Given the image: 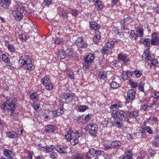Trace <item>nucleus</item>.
<instances>
[{
	"mask_svg": "<svg viewBox=\"0 0 159 159\" xmlns=\"http://www.w3.org/2000/svg\"><path fill=\"white\" fill-rule=\"evenodd\" d=\"M18 99V97L10 98L3 103L1 108L4 110L6 114L10 116H13Z\"/></svg>",
	"mask_w": 159,
	"mask_h": 159,
	"instance_id": "f257e3e1",
	"label": "nucleus"
},
{
	"mask_svg": "<svg viewBox=\"0 0 159 159\" xmlns=\"http://www.w3.org/2000/svg\"><path fill=\"white\" fill-rule=\"evenodd\" d=\"M19 62L24 69L31 70L32 69L33 64L32 61L29 56L24 55L21 57L19 60Z\"/></svg>",
	"mask_w": 159,
	"mask_h": 159,
	"instance_id": "f03ea898",
	"label": "nucleus"
},
{
	"mask_svg": "<svg viewBox=\"0 0 159 159\" xmlns=\"http://www.w3.org/2000/svg\"><path fill=\"white\" fill-rule=\"evenodd\" d=\"M14 10L12 14L15 17H17V20L20 21L22 19V14L24 11V7L21 2H18L16 4Z\"/></svg>",
	"mask_w": 159,
	"mask_h": 159,
	"instance_id": "7ed1b4c3",
	"label": "nucleus"
},
{
	"mask_svg": "<svg viewBox=\"0 0 159 159\" xmlns=\"http://www.w3.org/2000/svg\"><path fill=\"white\" fill-rule=\"evenodd\" d=\"M118 43L116 39H114L112 41H108L106 45L103 46L101 50V52L103 54H106L109 52L113 48L115 44H116Z\"/></svg>",
	"mask_w": 159,
	"mask_h": 159,
	"instance_id": "20e7f679",
	"label": "nucleus"
},
{
	"mask_svg": "<svg viewBox=\"0 0 159 159\" xmlns=\"http://www.w3.org/2000/svg\"><path fill=\"white\" fill-rule=\"evenodd\" d=\"M98 125L95 124L90 123L87 125L85 128V129L89 131V134L95 136L98 129Z\"/></svg>",
	"mask_w": 159,
	"mask_h": 159,
	"instance_id": "39448f33",
	"label": "nucleus"
},
{
	"mask_svg": "<svg viewBox=\"0 0 159 159\" xmlns=\"http://www.w3.org/2000/svg\"><path fill=\"white\" fill-rule=\"evenodd\" d=\"M136 92L133 89H129L127 91V97L126 98L125 102L128 103L131 102L135 98Z\"/></svg>",
	"mask_w": 159,
	"mask_h": 159,
	"instance_id": "423d86ee",
	"label": "nucleus"
},
{
	"mask_svg": "<svg viewBox=\"0 0 159 159\" xmlns=\"http://www.w3.org/2000/svg\"><path fill=\"white\" fill-rule=\"evenodd\" d=\"M123 110H113L111 113L112 117L115 119H119L121 120L122 114L123 113Z\"/></svg>",
	"mask_w": 159,
	"mask_h": 159,
	"instance_id": "0eeeda50",
	"label": "nucleus"
},
{
	"mask_svg": "<svg viewBox=\"0 0 159 159\" xmlns=\"http://www.w3.org/2000/svg\"><path fill=\"white\" fill-rule=\"evenodd\" d=\"M3 155L6 157L8 159H14L15 157L13 149H4L3 150Z\"/></svg>",
	"mask_w": 159,
	"mask_h": 159,
	"instance_id": "6e6552de",
	"label": "nucleus"
},
{
	"mask_svg": "<svg viewBox=\"0 0 159 159\" xmlns=\"http://www.w3.org/2000/svg\"><path fill=\"white\" fill-rule=\"evenodd\" d=\"M119 61H121L124 64H126L130 61L129 58L126 54L120 53L117 56Z\"/></svg>",
	"mask_w": 159,
	"mask_h": 159,
	"instance_id": "1a4fd4ad",
	"label": "nucleus"
},
{
	"mask_svg": "<svg viewBox=\"0 0 159 159\" xmlns=\"http://www.w3.org/2000/svg\"><path fill=\"white\" fill-rule=\"evenodd\" d=\"M151 58V55L150 54V51L149 49H146L142 55V60L145 62H147L148 61L150 60Z\"/></svg>",
	"mask_w": 159,
	"mask_h": 159,
	"instance_id": "9d476101",
	"label": "nucleus"
},
{
	"mask_svg": "<svg viewBox=\"0 0 159 159\" xmlns=\"http://www.w3.org/2000/svg\"><path fill=\"white\" fill-rule=\"evenodd\" d=\"M75 44L80 48H86L87 45L81 37H79L75 41Z\"/></svg>",
	"mask_w": 159,
	"mask_h": 159,
	"instance_id": "9b49d317",
	"label": "nucleus"
},
{
	"mask_svg": "<svg viewBox=\"0 0 159 159\" xmlns=\"http://www.w3.org/2000/svg\"><path fill=\"white\" fill-rule=\"evenodd\" d=\"M89 154L93 157H96L101 155L102 151L99 150H95L93 148H91L89 150Z\"/></svg>",
	"mask_w": 159,
	"mask_h": 159,
	"instance_id": "f8f14e48",
	"label": "nucleus"
},
{
	"mask_svg": "<svg viewBox=\"0 0 159 159\" xmlns=\"http://www.w3.org/2000/svg\"><path fill=\"white\" fill-rule=\"evenodd\" d=\"M56 129V126L55 125H48L45 127V131L48 133H52Z\"/></svg>",
	"mask_w": 159,
	"mask_h": 159,
	"instance_id": "ddd939ff",
	"label": "nucleus"
},
{
	"mask_svg": "<svg viewBox=\"0 0 159 159\" xmlns=\"http://www.w3.org/2000/svg\"><path fill=\"white\" fill-rule=\"evenodd\" d=\"M133 154L131 151H128L125 155H122L119 159H133Z\"/></svg>",
	"mask_w": 159,
	"mask_h": 159,
	"instance_id": "4468645a",
	"label": "nucleus"
},
{
	"mask_svg": "<svg viewBox=\"0 0 159 159\" xmlns=\"http://www.w3.org/2000/svg\"><path fill=\"white\" fill-rule=\"evenodd\" d=\"M123 113L122 114L121 120H124L128 124H131V121L128 118V112L127 110H124Z\"/></svg>",
	"mask_w": 159,
	"mask_h": 159,
	"instance_id": "2eb2a0df",
	"label": "nucleus"
},
{
	"mask_svg": "<svg viewBox=\"0 0 159 159\" xmlns=\"http://www.w3.org/2000/svg\"><path fill=\"white\" fill-rule=\"evenodd\" d=\"M128 112V118H135L136 117L139 115V111L136 110H127Z\"/></svg>",
	"mask_w": 159,
	"mask_h": 159,
	"instance_id": "dca6fc26",
	"label": "nucleus"
},
{
	"mask_svg": "<svg viewBox=\"0 0 159 159\" xmlns=\"http://www.w3.org/2000/svg\"><path fill=\"white\" fill-rule=\"evenodd\" d=\"M62 98L68 102H70L73 100V96L70 93H65L62 95Z\"/></svg>",
	"mask_w": 159,
	"mask_h": 159,
	"instance_id": "f3484780",
	"label": "nucleus"
},
{
	"mask_svg": "<svg viewBox=\"0 0 159 159\" xmlns=\"http://www.w3.org/2000/svg\"><path fill=\"white\" fill-rule=\"evenodd\" d=\"M11 2V0H1L0 1V6L6 8L9 7Z\"/></svg>",
	"mask_w": 159,
	"mask_h": 159,
	"instance_id": "a211bd4d",
	"label": "nucleus"
},
{
	"mask_svg": "<svg viewBox=\"0 0 159 159\" xmlns=\"http://www.w3.org/2000/svg\"><path fill=\"white\" fill-rule=\"evenodd\" d=\"M121 145V143L120 141H113L111 143V148L119 149Z\"/></svg>",
	"mask_w": 159,
	"mask_h": 159,
	"instance_id": "6ab92c4d",
	"label": "nucleus"
},
{
	"mask_svg": "<svg viewBox=\"0 0 159 159\" xmlns=\"http://www.w3.org/2000/svg\"><path fill=\"white\" fill-rule=\"evenodd\" d=\"M55 148L60 153L65 154L67 153V149L64 147H61L60 145L56 146Z\"/></svg>",
	"mask_w": 159,
	"mask_h": 159,
	"instance_id": "aec40b11",
	"label": "nucleus"
},
{
	"mask_svg": "<svg viewBox=\"0 0 159 159\" xmlns=\"http://www.w3.org/2000/svg\"><path fill=\"white\" fill-rule=\"evenodd\" d=\"M64 113L63 107H61L60 109H58L54 111L53 112V114L56 117L61 116Z\"/></svg>",
	"mask_w": 159,
	"mask_h": 159,
	"instance_id": "412c9836",
	"label": "nucleus"
},
{
	"mask_svg": "<svg viewBox=\"0 0 159 159\" xmlns=\"http://www.w3.org/2000/svg\"><path fill=\"white\" fill-rule=\"evenodd\" d=\"M57 57L58 59H63L66 57V52L63 49H61L57 52Z\"/></svg>",
	"mask_w": 159,
	"mask_h": 159,
	"instance_id": "4be33fe9",
	"label": "nucleus"
},
{
	"mask_svg": "<svg viewBox=\"0 0 159 159\" xmlns=\"http://www.w3.org/2000/svg\"><path fill=\"white\" fill-rule=\"evenodd\" d=\"M94 57L93 55L91 54H89L84 59L85 62L91 63L94 59Z\"/></svg>",
	"mask_w": 159,
	"mask_h": 159,
	"instance_id": "5701e85b",
	"label": "nucleus"
},
{
	"mask_svg": "<svg viewBox=\"0 0 159 159\" xmlns=\"http://www.w3.org/2000/svg\"><path fill=\"white\" fill-rule=\"evenodd\" d=\"M90 27L91 28L96 30L99 29L100 26L96 22H92L90 23Z\"/></svg>",
	"mask_w": 159,
	"mask_h": 159,
	"instance_id": "b1692460",
	"label": "nucleus"
},
{
	"mask_svg": "<svg viewBox=\"0 0 159 159\" xmlns=\"http://www.w3.org/2000/svg\"><path fill=\"white\" fill-rule=\"evenodd\" d=\"M94 3L95 5L97 7V10L98 11L101 10L103 9V5L102 4V1L99 0H95Z\"/></svg>",
	"mask_w": 159,
	"mask_h": 159,
	"instance_id": "393cba45",
	"label": "nucleus"
},
{
	"mask_svg": "<svg viewBox=\"0 0 159 159\" xmlns=\"http://www.w3.org/2000/svg\"><path fill=\"white\" fill-rule=\"evenodd\" d=\"M101 39L100 33L99 32H96V34L93 39V40L95 43L97 44L98 43Z\"/></svg>",
	"mask_w": 159,
	"mask_h": 159,
	"instance_id": "a878e982",
	"label": "nucleus"
},
{
	"mask_svg": "<svg viewBox=\"0 0 159 159\" xmlns=\"http://www.w3.org/2000/svg\"><path fill=\"white\" fill-rule=\"evenodd\" d=\"M51 81L49 77L46 75L43 78H42L41 82V84L43 86Z\"/></svg>",
	"mask_w": 159,
	"mask_h": 159,
	"instance_id": "bb28decb",
	"label": "nucleus"
},
{
	"mask_svg": "<svg viewBox=\"0 0 159 159\" xmlns=\"http://www.w3.org/2000/svg\"><path fill=\"white\" fill-rule=\"evenodd\" d=\"M6 136L8 137L13 139L18 137L17 134L14 131L8 132Z\"/></svg>",
	"mask_w": 159,
	"mask_h": 159,
	"instance_id": "cd10ccee",
	"label": "nucleus"
},
{
	"mask_svg": "<svg viewBox=\"0 0 159 159\" xmlns=\"http://www.w3.org/2000/svg\"><path fill=\"white\" fill-rule=\"evenodd\" d=\"M66 51L67 52V53L66 54V57H68V58H72L73 56V52L72 49L70 48H68Z\"/></svg>",
	"mask_w": 159,
	"mask_h": 159,
	"instance_id": "c85d7f7f",
	"label": "nucleus"
},
{
	"mask_svg": "<svg viewBox=\"0 0 159 159\" xmlns=\"http://www.w3.org/2000/svg\"><path fill=\"white\" fill-rule=\"evenodd\" d=\"M45 89L48 91L52 90L53 87V85L51 82V81L48 83L46 84L43 85Z\"/></svg>",
	"mask_w": 159,
	"mask_h": 159,
	"instance_id": "c756f323",
	"label": "nucleus"
},
{
	"mask_svg": "<svg viewBox=\"0 0 159 159\" xmlns=\"http://www.w3.org/2000/svg\"><path fill=\"white\" fill-rule=\"evenodd\" d=\"M138 37V34L135 33L134 30H131L130 34L129 35V37L132 39L136 40Z\"/></svg>",
	"mask_w": 159,
	"mask_h": 159,
	"instance_id": "7c9ffc66",
	"label": "nucleus"
},
{
	"mask_svg": "<svg viewBox=\"0 0 159 159\" xmlns=\"http://www.w3.org/2000/svg\"><path fill=\"white\" fill-rule=\"evenodd\" d=\"M136 32L138 36L142 37L143 35V29L142 28H138L136 29Z\"/></svg>",
	"mask_w": 159,
	"mask_h": 159,
	"instance_id": "2f4dec72",
	"label": "nucleus"
},
{
	"mask_svg": "<svg viewBox=\"0 0 159 159\" xmlns=\"http://www.w3.org/2000/svg\"><path fill=\"white\" fill-rule=\"evenodd\" d=\"M151 42V41L150 39L145 38L144 39L143 43L144 45L146 46L148 49H149L150 47Z\"/></svg>",
	"mask_w": 159,
	"mask_h": 159,
	"instance_id": "473e14b6",
	"label": "nucleus"
},
{
	"mask_svg": "<svg viewBox=\"0 0 159 159\" xmlns=\"http://www.w3.org/2000/svg\"><path fill=\"white\" fill-rule=\"evenodd\" d=\"M72 132V130L69 129L67 132H66L65 133V138L68 141L69 140L72 138L71 134Z\"/></svg>",
	"mask_w": 159,
	"mask_h": 159,
	"instance_id": "72a5a7b5",
	"label": "nucleus"
},
{
	"mask_svg": "<svg viewBox=\"0 0 159 159\" xmlns=\"http://www.w3.org/2000/svg\"><path fill=\"white\" fill-rule=\"evenodd\" d=\"M38 95L37 92H34L31 93L30 95L31 99L34 101H36L38 99Z\"/></svg>",
	"mask_w": 159,
	"mask_h": 159,
	"instance_id": "f704fd0d",
	"label": "nucleus"
},
{
	"mask_svg": "<svg viewBox=\"0 0 159 159\" xmlns=\"http://www.w3.org/2000/svg\"><path fill=\"white\" fill-rule=\"evenodd\" d=\"M107 77V73L105 71H101L98 74V77L101 80L104 79Z\"/></svg>",
	"mask_w": 159,
	"mask_h": 159,
	"instance_id": "c9c22d12",
	"label": "nucleus"
},
{
	"mask_svg": "<svg viewBox=\"0 0 159 159\" xmlns=\"http://www.w3.org/2000/svg\"><path fill=\"white\" fill-rule=\"evenodd\" d=\"M71 144L73 146L76 145L78 143V139L75 137H72L70 140Z\"/></svg>",
	"mask_w": 159,
	"mask_h": 159,
	"instance_id": "e433bc0d",
	"label": "nucleus"
},
{
	"mask_svg": "<svg viewBox=\"0 0 159 159\" xmlns=\"http://www.w3.org/2000/svg\"><path fill=\"white\" fill-rule=\"evenodd\" d=\"M73 159H84V156L82 154L77 153L73 155Z\"/></svg>",
	"mask_w": 159,
	"mask_h": 159,
	"instance_id": "4c0bfd02",
	"label": "nucleus"
},
{
	"mask_svg": "<svg viewBox=\"0 0 159 159\" xmlns=\"http://www.w3.org/2000/svg\"><path fill=\"white\" fill-rule=\"evenodd\" d=\"M133 74L137 78H139L142 75V72L138 69H136L133 71Z\"/></svg>",
	"mask_w": 159,
	"mask_h": 159,
	"instance_id": "58836bf2",
	"label": "nucleus"
},
{
	"mask_svg": "<svg viewBox=\"0 0 159 159\" xmlns=\"http://www.w3.org/2000/svg\"><path fill=\"white\" fill-rule=\"evenodd\" d=\"M110 87L114 89H116L119 86V84L115 81H112L110 84Z\"/></svg>",
	"mask_w": 159,
	"mask_h": 159,
	"instance_id": "ea45409f",
	"label": "nucleus"
},
{
	"mask_svg": "<svg viewBox=\"0 0 159 159\" xmlns=\"http://www.w3.org/2000/svg\"><path fill=\"white\" fill-rule=\"evenodd\" d=\"M151 44L152 45H157L159 44V38L152 39Z\"/></svg>",
	"mask_w": 159,
	"mask_h": 159,
	"instance_id": "a19ab883",
	"label": "nucleus"
},
{
	"mask_svg": "<svg viewBox=\"0 0 159 159\" xmlns=\"http://www.w3.org/2000/svg\"><path fill=\"white\" fill-rule=\"evenodd\" d=\"M113 30L116 34H118L120 35L122 33L121 30L118 29L116 27H113Z\"/></svg>",
	"mask_w": 159,
	"mask_h": 159,
	"instance_id": "79ce46f5",
	"label": "nucleus"
},
{
	"mask_svg": "<svg viewBox=\"0 0 159 159\" xmlns=\"http://www.w3.org/2000/svg\"><path fill=\"white\" fill-rule=\"evenodd\" d=\"M2 60L4 61L5 63L8 62L10 61V59L7 55L5 54H2Z\"/></svg>",
	"mask_w": 159,
	"mask_h": 159,
	"instance_id": "37998d69",
	"label": "nucleus"
},
{
	"mask_svg": "<svg viewBox=\"0 0 159 159\" xmlns=\"http://www.w3.org/2000/svg\"><path fill=\"white\" fill-rule=\"evenodd\" d=\"M142 129H145V131L147 130L148 133L149 134H152V130L149 126L144 125L142 127Z\"/></svg>",
	"mask_w": 159,
	"mask_h": 159,
	"instance_id": "c03bdc74",
	"label": "nucleus"
},
{
	"mask_svg": "<svg viewBox=\"0 0 159 159\" xmlns=\"http://www.w3.org/2000/svg\"><path fill=\"white\" fill-rule=\"evenodd\" d=\"M55 42L56 44L60 46L62 45L64 43V42L62 41V40H61L60 39L57 37L55 39Z\"/></svg>",
	"mask_w": 159,
	"mask_h": 159,
	"instance_id": "a18cd8bd",
	"label": "nucleus"
},
{
	"mask_svg": "<svg viewBox=\"0 0 159 159\" xmlns=\"http://www.w3.org/2000/svg\"><path fill=\"white\" fill-rule=\"evenodd\" d=\"M129 84L132 88H136L138 86V83L133 81L131 79H130L129 81Z\"/></svg>",
	"mask_w": 159,
	"mask_h": 159,
	"instance_id": "49530a36",
	"label": "nucleus"
},
{
	"mask_svg": "<svg viewBox=\"0 0 159 159\" xmlns=\"http://www.w3.org/2000/svg\"><path fill=\"white\" fill-rule=\"evenodd\" d=\"M149 107L147 104H144L141 106L140 110L142 111H147L148 110V108Z\"/></svg>",
	"mask_w": 159,
	"mask_h": 159,
	"instance_id": "de8ad7c7",
	"label": "nucleus"
},
{
	"mask_svg": "<svg viewBox=\"0 0 159 159\" xmlns=\"http://www.w3.org/2000/svg\"><path fill=\"white\" fill-rule=\"evenodd\" d=\"M88 109V107L86 106H80L78 108L79 111L80 112H84Z\"/></svg>",
	"mask_w": 159,
	"mask_h": 159,
	"instance_id": "09e8293b",
	"label": "nucleus"
},
{
	"mask_svg": "<svg viewBox=\"0 0 159 159\" xmlns=\"http://www.w3.org/2000/svg\"><path fill=\"white\" fill-rule=\"evenodd\" d=\"M29 37H26L24 34H21L19 36V38L21 42H25Z\"/></svg>",
	"mask_w": 159,
	"mask_h": 159,
	"instance_id": "8fccbe9b",
	"label": "nucleus"
},
{
	"mask_svg": "<svg viewBox=\"0 0 159 159\" xmlns=\"http://www.w3.org/2000/svg\"><path fill=\"white\" fill-rule=\"evenodd\" d=\"M89 63L85 62L83 66V69L85 71H87L89 68L90 65Z\"/></svg>",
	"mask_w": 159,
	"mask_h": 159,
	"instance_id": "3c124183",
	"label": "nucleus"
},
{
	"mask_svg": "<svg viewBox=\"0 0 159 159\" xmlns=\"http://www.w3.org/2000/svg\"><path fill=\"white\" fill-rule=\"evenodd\" d=\"M52 0H44L43 4L46 6H48L50 4H52Z\"/></svg>",
	"mask_w": 159,
	"mask_h": 159,
	"instance_id": "603ef678",
	"label": "nucleus"
},
{
	"mask_svg": "<svg viewBox=\"0 0 159 159\" xmlns=\"http://www.w3.org/2000/svg\"><path fill=\"white\" fill-rule=\"evenodd\" d=\"M115 120V125L119 128H121L122 127V123L120 121L117 120L118 119Z\"/></svg>",
	"mask_w": 159,
	"mask_h": 159,
	"instance_id": "864d4df0",
	"label": "nucleus"
},
{
	"mask_svg": "<svg viewBox=\"0 0 159 159\" xmlns=\"http://www.w3.org/2000/svg\"><path fill=\"white\" fill-rule=\"evenodd\" d=\"M152 62L151 63V65L157 66L158 64V62L157 59H154L153 60V59H152L151 60Z\"/></svg>",
	"mask_w": 159,
	"mask_h": 159,
	"instance_id": "5fc2aeb1",
	"label": "nucleus"
},
{
	"mask_svg": "<svg viewBox=\"0 0 159 159\" xmlns=\"http://www.w3.org/2000/svg\"><path fill=\"white\" fill-rule=\"evenodd\" d=\"M120 26L121 29L126 30V25L125 22H123L122 20L120 22Z\"/></svg>",
	"mask_w": 159,
	"mask_h": 159,
	"instance_id": "6e6d98bb",
	"label": "nucleus"
},
{
	"mask_svg": "<svg viewBox=\"0 0 159 159\" xmlns=\"http://www.w3.org/2000/svg\"><path fill=\"white\" fill-rule=\"evenodd\" d=\"M79 13V11L76 9H74L71 11V14L74 16H76Z\"/></svg>",
	"mask_w": 159,
	"mask_h": 159,
	"instance_id": "4d7b16f0",
	"label": "nucleus"
},
{
	"mask_svg": "<svg viewBox=\"0 0 159 159\" xmlns=\"http://www.w3.org/2000/svg\"><path fill=\"white\" fill-rule=\"evenodd\" d=\"M57 155L56 153L53 152H51L50 154V157L52 159H55L57 157Z\"/></svg>",
	"mask_w": 159,
	"mask_h": 159,
	"instance_id": "13d9d810",
	"label": "nucleus"
},
{
	"mask_svg": "<svg viewBox=\"0 0 159 159\" xmlns=\"http://www.w3.org/2000/svg\"><path fill=\"white\" fill-rule=\"evenodd\" d=\"M157 116H151L149 118L148 120H150L151 121H156L157 120Z\"/></svg>",
	"mask_w": 159,
	"mask_h": 159,
	"instance_id": "bf43d9fd",
	"label": "nucleus"
},
{
	"mask_svg": "<svg viewBox=\"0 0 159 159\" xmlns=\"http://www.w3.org/2000/svg\"><path fill=\"white\" fill-rule=\"evenodd\" d=\"M7 48L11 52H13L15 50L14 46L11 44L8 45Z\"/></svg>",
	"mask_w": 159,
	"mask_h": 159,
	"instance_id": "052dcab7",
	"label": "nucleus"
},
{
	"mask_svg": "<svg viewBox=\"0 0 159 159\" xmlns=\"http://www.w3.org/2000/svg\"><path fill=\"white\" fill-rule=\"evenodd\" d=\"M125 73L127 74L129 77V78H130L133 75V72L127 70L125 72Z\"/></svg>",
	"mask_w": 159,
	"mask_h": 159,
	"instance_id": "680f3d73",
	"label": "nucleus"
},
{
	"mask_svg": "<svg viewBox=\"0 0 159 159\" xmlns=\"http://www.w3.org/2000/svg\"><path fill=\"white\" fill-rule=\"evenodd\" d=\"M32 106L33 108L35 110H37L39 109L40 106L38 104H33Z\"/></svg>",
	"mask_w": 159,
	"mask_h": 159,
	"instance_id": "e2e57ef3",
	"label": "nucleus"
},
{
	"mask_svg": "<svg viewBox=\"0 0 159 159\" xmlns=\"http://www.w3.org/2000/svg\"><path fill=\"white\" fill-rule=\"evenodd\" d=\"M92 116V115L91 114H89L87 115L85 117V119L86 121H88L89 120L91 117Z\"/></svg>",
	"mask_w": 159,
	"mask_h": 159,
	"instance_id": "0e129e2a",
	"label": "nucleus"
},
{
	"mask_svg": "<svg viewBox=\"0 0 159 159\" xmlns=\"http://www.w3.org/2000/svg\"><path fill=\"white\" fill-rule=\"evenodd\" d=\"M141 134V136L144 137H145L146 135V132L145 131V130L144 129H142L141 130H140Z\"/></svg>",
	"mask_w": 159,
	"mask_h": 159,
	"instance_id": "69168bd1",
	"label": "nucleus"
},
{
	"mask_svg": "<svg viewBox=\"0 0 159 159\" xmlns=\"http://www.w3.org/2000/svg\"><path fill=\"white\" fill-rule=\"evenodd\" d=\"M152 145L155 147H157L158 146V145H159V140L158 141L156 140L153 141L152 142Z\"/></svg>",
	"mask_w": 159,
	"mask_h": 159,
	"instance_id": "338daca9",
	"label": "nucleus"
},
{
	"mask_svg": "<svg viewBox=\"0 0 159 159\" xmlns=\"http://www.w3.org/2000/svg\"><path fill=\"white\" fill-rule=\"evenodd\" d=\"M23 132V130L21 128H18L17 133H16L18 135H20L22 134Z\"/></svg>",
	"mask_w": 159,
	"mask_h": 159,
	"instance_id": "774afa93",
	"label": "nucleus"
}]
</instances>
